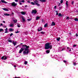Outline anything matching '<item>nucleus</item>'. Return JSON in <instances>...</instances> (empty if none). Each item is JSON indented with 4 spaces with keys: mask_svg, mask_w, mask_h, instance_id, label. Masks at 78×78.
I'll return each instance as SVG.
<instances>
[{
    "mask_svg": "<svg viewBox=\"0 0 78 78\" xmlns=\"http://www.w3.org/2000/svg\"><path fill=\"white\" fill-rule=\"evenodd\" d=\"M27 63H28V62H27V61H26L24 62V64H25V65H26V64H27Z\"/></svg>",
    "mask_w": 78,
    "mask_h": 78,
    "instance_id": "obj_32",
    "label": "nucleus"
},
{
    "mask_svg": "<svg viewBox=\"0 0 78 78\" xmlns=\"http://www.w3.org/2000/svg\"><path fill=\"white\" fill-rule=\"evenodd\" d=\"M60 2H61V3H63V0H61L60 1Z\"/></svg>",
    "mask_w": 78,
    "mask_h": 78,
    "instance_id": "obj_37",
    "label": "nucleus"
},
{
    "mask_svg": "<svg viewBox=\"0 0 78 78\" xmlns=\"http://www.w3.org/2000/svg\"><path fill=\"white\" fill-rule=\"evenodd\" d=\"M0 3H1V2H0Z\"/></svg>",
    "mask_w": 78,
    "mask_h": 78,
    "instance_id": "obj_64",
    "label": "nucleus"
},
{
    "mask_svg": "<svg viewBox=\"0 0 78 78\" xmlns=\"http://www.w3.org/2000/svg\"><path fill=\"white\" fill-rule=\"evenodd\" d=\"M8 33V31H5V33Z\"/></svg>",
    "mask_w": 78,
    "mask_h": 78,
    "instance_id": "obj_53",
    "label": "nucleus"
},
{
    "mask_svg": "<svg viewBox=\"0 0 78 78\" xmlns=\"http://www.w3.org/2000/svg\"><path fill=\"white\" fill-rule=\"evenodd\" d=\"M76 46V44H74L73 46V47H75Z\"/></svg>",
    "mask_w": 78,
    "mask_h": 78,
    "instance_id": "obj_42",
    "label": "nucleus"
},
{
    "mask_svg": "<svg viewBox=\"0 0 78 78\" xmlns=\"http://www.w3.org/2000/svg\"><path fill=\"white\" fill-rule=\"evenodd\" d=\"M1 25V26H3V24H2V23H1V25Z\"/></svg>",
    "mask_w": 78,
    "mask_h": 78,
    "instance_id": "obj_56",
    "label": "nucleus"
},
{
    "mask_svg": "<svg viewBox=\"0 0 78 78\" xmlns=\"http://www.w3.org/2000/svg\"><path fill=\"white\" fill-rule=\"evenodd\" d=\"M19 0V2H22L23 3H24L25 2V1L24 0H23L22 1V0Z\"/></svg>",
    "mask_w": 78,
    "mask_h": 78,
    "instance_id": "obj_19",
    "label": "nucleus"
},
{
    "mask_svg": "<svg viewBox=\"0 0 78 78\" xmlns=\"http://www.w3.org/2000/svg\"><path fill=\"white\" fill-rule=\"evenodd\" d=\"M13 21L14 23H16L17 22V20H14Z\"/></svg>",
    "mask_w": 78,
    "mask_h": 78,
    "instance_id": "obj_18",
    "label": "nucleus"
},
{
    "mask_svg": "<svg viewBox=\"0 0 78 78\" xmlns=\"http://www.w3.org/2000/svg\"><path fill=\"white\" fill-rule=\"evenodd\" d=\"M74 3V2L73 1V2H72V5H73Z\"/></svg>",
    "mask_w": 78,
    "mask_h": 78,
    "instance_id": "obj_50",
    "label": "nucleus"
},
{
    "mask_svg": "<svg viewBox=\"0 0 78 78\" xmlns=\"http://www.w3.org/2000/svg\"><path fill=\"white\" fill-rule=\"evenodd\" d=\"M47 27V23H46L44 25V27Z\"/></svg>",
    "mask_w": 78,
    "mask_h": 78,
    "instance_id": "obj_31",
    "label": "nucleus"
},
{
    "mask_svg": "<svg viewBox=\"0 0 78 78\" xmlns=\"http://www.w3.org/2000/svg\"><path fill=\"white\" fill-rule=\"evenodd\" d=\"M57 40L58 41H59V40H60V37H58V38H57Z\"/></svg>",
    "mask_w": 78,
    "mask_h": 78,
    "instance_id": "obj_30",
    "label": "nucleus"
},
{
    "mask_svg": "<svg viewBox=\"0 0 78 78\" xmlns=\"http://www.w3.org/2000/svg\"><path fill=\"white\" fill-rule=\"evenodd\" d=\"M31 3L33 5H35V3H34L33 2H31Z\"/></svg>",
    "mask_w": 78,
    "mask_h": 78,
    "instance_id": "obj_27",
    "label": "nucleus"
},
{
    "mask_svg": "<svg viewBox=\"0 0 78 78\" xmlns=\"http://www.w3.org/2000/svg\"><path fill=\"white\" fill-rule=\"evenodd\" d=\"M19 33V31H17V32H15V33Z\"/></svg>",
    "mask_w": 78,
    "mask_h": 78,
    "instance_id": "obj_45",
    "label": "nucleus"
},
{
    "mask_svg": "<svg viewBox=\"0 0 78 78\" xmlns=\"http://www.w3.org/2000/svg\"><path fill=\"white\" fill-rule=\"evenodd\" d=\"M3 27H4V28H6V26L5 25H4Z\"/></svg>",
    "mask_w": 78,
    "mask_h": 78,
    "instance_id": "obj_51",
    "label": "nucleus"
},
{
    "mask_svg": "<svg viewBox=\"0 0 78 78\" xmlns=\"http://www.w3.org/2000/svg\"><path fill=\"white\" fill-rule=\"evenodd\" d=\"M17 26L18 28H20V24L19 23H17Z\"/></svg>",
    "mask_w": 78,
    "mask_h": 78,
    "instance_id": "obj_20",
    "label": "nucleus"
},
{
    "mask_svg": "<svg viewBox=\"0 0 78 78\" xmlns=\"http://www.w3.org/2000/svg\"><path fill=\"white\" fill-rule=\"evenodd\" d=\"M40 18H41L39 16H37L36 18V20H38L39 19H40Z\"/></svg>",
    "mask_w": 78,
    "mask_h": 78,
    "instance_id": "obj_11",
    "label": "nucleus"
},
{
    "mask_svg": "<svg viewBox=\"0 0 78 78\" xmlns=\"http://www.w3.org/2000/svg\"><path fill=\"white\" fill-rule=\"evenodd\" d=\"M56 15H58V11H56Z\"/></svg>",
    "mask_w": 78,
    "mask_h": 78,
    "instance_id": "obj_44",
    "label": "nucleus"
},
{
    "mask_svg": "<svg viewBox=\"0 0 78 78\" xmlns=\"http://www.w3.org/2000/svg\"><path fill=\"white\" fill-rule=\"evenodd\" d=\"M73 64L74 66H76V63H73Z\"/></svg>",
    "mask_w": 78,
    "mask_h": 78,
    "instance_id": "obj_47",
    "label": "nucleus"
},
{
    "mask_svg": "<svg viewBox=\"0 0 78 78\" xmlns=\"http://www.w3.org/2000/svg\"><path fill=\"white\" fill-rule=\"evenodd\" d=\"M43 21H44V20H42V22H43Z\"/></svg>",
    "mask_w": 78,
    "mask_h": 78,
    "instance_id": "obj_59",
    "label": "nucleus"
},
{
    "mask_svg": "<svg viewBox=\"0 0 78 78\" xmlns=\"http://www.w3.org/2000/svg\"><path fill=\"white\" fill-rule=\"evenodd\" d=\"M66 5L67 7H68V1H66Z\"/></svg>",
    "mask_w": 78,
    "mask_h": 78,
    "instance_id": "obj_25",
    "label": "nucleus"
},
{
    "mask_svg": "<svg viewBox=\"0 0 78 78\" xmlns=\"http://www.w3.org/2000/svg\"><path fill=\"white\" fill-rule=\"evenodd\" d=\"M46 52L47 53H50V50H46Z\"/></svg>",
    "mask_w": 78,
    "mask_h": 78,
    "instance_id": "obj_24",
    "label": "nucleus"
},
{
    "mask_svg": "<svg viewBox=\"0 0 78 78\" xmlns=\"http://www.w3.org/2000/svg\"><path fill=\"white\" fill-rule=\"evenodd\" d=\"M3 31V29H0V32H1V31Z\"/></svg>",
    "mask_w": 78,
    "mask_h": 78,
    "instance_id": "obj_34",
    "label": "nucleus"
},
{
    "mask_svg": "<svg viewBox=\"0 0 78 78\" xmlns=\"http://www.w3.org/2000/svg\"><path fill=\"white\" fill-rule=\"evenodd\" d=\"M28 20V21H30V19H28V20Z\"/></svg>",
    "mask_w": 78,
    "mask_h": 78,
    "instance_id": "obj_57",
    "label": "nucleus"
},
{
    "mask_svg": "<svg viewBox=\"0 0 78 78\" xmlns=\"http://www.w3.org/2000/svg\"><path fill=\"white\" fill-rule=\"evenodd\" d=\"M66 19H67V20L68 19V20H69V17H67L66 18Z\"/></svg>",
    "mask_w": 78,
    "mask_h": 78,
    "instance_id": "obj_39",
    "label": "nucleus"
},
{
    "mask_svg": "<svg viewBox=\"0 0 78 78\" xmlns=\"http://www.w3.org/2000/svg\"><path fill=\"white\" fill-rule=\"evenodd\" d=\"M76 37H78V34H76Z\"/></svg>",
    "mask_w": 78,
    "mask_h": 78,
    "instance_id": "obj_46",
    "label": "nucleus"
},
{
    "mask_svg": "<svg viewBox=\"0 0 78 78\" xmlns=\"http://www.w3.org/2000/svg\"><path fill=\"white\" fill-rule=\"evenodd\" d=\"M14 67H15V68H16V66L15 65L14 66Z\"/></svg>",
    "mask_w": 78,
    "mask_h": 78,
    "instance_id": "obj_58",
    "label": "nucleus"
},
{
    "mask_svg": "<svg viewBox=\"0 0 78 78\" xmlns=\"http://www.w3.org/2000/svg\"><path fill=\"white\" fill-rule=\"evenodd\" d=\"M65 49H66V48H64L62 49V51H63V50H65Z\"/></svg>",
    "mask_w": 78,
    "mask_h": 78,
    "instance_id": "obj_35",
    "label": "nucleus"
},
{
    "mask_svg": "<svg viewBox=\"0 0 78 78\" xmlns=\"http://www.w3.org/2000/svg\"><path fill=\"white\" fill-rule=\"evenodd\" d=\"M37 12V11L36 10H33L32 11V13L33 14V13H34V14H36Z\"/></svg>",
    "mask_w": 78,
    "mask_h": 78,
    "instance_id": "obj_5",
    "label": "nucleus"
},
{
    "mask_svg": "<svg viewBox=\"0 0 78 78\" xmlns=\"http://www.w3.org/2000/svg\"><path fill=\"white\" fill-rule=\"evenodd\" d=\"M72 49L73 50V48H72Z\"/></svg>",
    "mask_w": 78,
    "mask_h": 78,
    "instance_id": "obj_63",
    "label": "nucleus"
},
{
    "mask_svg": "<svg viewBox=\"0 0 78 78\" xmlns=\"http://www.w3.org/2000/svg\"><path fill=\"white\" fill-rule=\"evenodd\" d=\"M4 16H9V14L8 13H4Z\"/></svg>",
    "mask_w": 78,
    "mask_h": 78,
    "instance_id": "obj_13",
    "label": "nucleus"
},
{
    "mask_svg": "<svg viewBox=\"0 0 78 78\" xmlns=\"http://www.w3.org/2000/svg\"><path fill=\"white\" fill-rule=\"evenodd\" d=\"M23 47H25L26 48L25 49V48H22L19 51V53H21L25 50V51H23V55H25L28 54L30 51V49H28V48H29L30 46H27V45H23Z\"/></svg>",
    "mask_w": 78,
    "mask_h": 78,
    "instance_id": "obj_1",
    "label": "nucleus"
},
{
    "mask_svg": "<svg viewBox=\"0 0 78 78\" xmlns=\"http://www.w3.org/2000/svg\"><path fill=\"white\" fill-rule=\"evenodd\" d=\"M62 47H59L58 48V51L59 52V51H62Z\"/></svg>",
    "mask_w": 78,
    "mask_h": 78,
    "instance_id": "obj_4",
    "label": "nucleus"
},
{
    "mask_svg": "<svg viewBox=\"0 0 78 78\" xmlns=\"http://www.w3.org/2000/svg\"><path fill=\"white\" fill-rule=\"evenodd\" d=\"M35 5H37L38 6H40V4L38 3V2H37V3H35Z\"/></svg>",
    "mask_w": 78,
    "mask_h": 78,
    "instance_id": "obj_21",
    "label": "nucleus"
},
{
    "mask_svg": "<svg viewBox=\"0 0 78 78\" xmlns=\"http://www.w3.org/2000/svg\"><path fill=\"white\" fill-rule=\"evenodd\" d=\"M25 6V7H27V5H26Z\"/></svg>",
    "mask_w": 78,
    "mask_h": 78,
    "instance_id": "obj_60",
    "label": "nucleus"
},
{
    "mask_svg": "<svg viewBox=\"0 0 78 78\" xmlns=\"http://www.w3.org/2000/svg\"><path fill=\"white\" fill-rule=\"evenodd\" d=\"M39 29H40V30L39 29H38V31H42V27H40Z\"/></svg>",
    "mask_w": 78,
    "mask_h": 78,
    "instance_id": "obj_14",
    "label": "nucleus"
},
{
    "mask_svg": "<svg viewBox=\"0 0 78 78\" xmlns=\"http://www.w3.org/2000/svg\"><path fill=\"white\" fill-rule=\"evenodd\" d=\"M8 41L9 42H10V43H12V41L11 40H8Z\"/></svg>",
    "mask_w": 78,
    "mask_h": 78,
    "instance_id": "obj_23",
    "label": "nucleus"
},
{
    "mask_svg": "<svg viewBox=\"0 0 78 78\" xmlns=\"http://www.w3.org/2000/svg\"><path fill=\"white\" fill-rule=\"evenodd\" d=\"M34 2L35 3H38V1L37 0H35V1H34Z\"/></svg>",
    "mask_w": 78,
    "mask_h": 78,
    "instance_id": "obj_26",
    "label": "nucleus"
},
{
    "mask_svg": "<svg viewBox=\"0 0 78 78\" xmlns=\"http://www.w3.org/2000/svg\"><path fill=\"white\" fill-rule=\"evenodd\" d=\"M41 34H44V32L43 31H42L41 32Z\"/></svg>",
    "mask_w": 78,
    "mask_h": 78,
    "instance_id": "obj_41",
    "label": "nucleus"
},
{
    "mask_svg": "<svg viewBox=\"0 0 78 78\" xmlns=\"http://www.w3.org/2000/svg\"><path fill=\"white\" fill-rule=\"evenodd\" d=\"M3 23H5V21H3Z\"/></svg>",
    "mask_w": 78,
    "mask_h": 78,
    "instance_id": "obj_55",
    "label": "nucleus"
},
{
    "mask_svg": "<svg viewBox=\"0 0 78 78\" xmlns=\"http://www.w3.org/2000/svg\"><path fill=\"white\" fill-rule=\"evenodd\" d=\"M27 3H31V2L30 1H27Z\"/></svg>",
    "mask_w": 78,
    "mask_h": 78,
    "instance_id": "obj_49",
    "label": "nucleus"
},
{
    "mask_svg": "<svg viewBox=\"0 0 78 78\" xmlns=\"http://www.w3.org/2000/svg\"><path fill=\"white\" fill-rule=\"evenodd\" d=\"M12 35H13V34H10V37H11V36H12Z\"/></svg>",
    "mask_w": 78,
    "mask_h": 78,
    "instance_id": "obj_36",
    "label": "nucleus"
},
{
    "mask_svg": "<svg viewBox=\"0 0 78 78\" xmlns=\"http://www.w3.org/2000/svg\"><path fill=\"white\" fill-rule=\"evenodd\" d=\"M39 1L41 2H46V0H39Z\"/></svg>",
    "mask_w": 78,
    "mask_h": 78,
    "instance_id": "obj_15",
    "label": "nucleus"
},
{
    "mask_svg": "<svg viewBox=\"0 0 78 78\" xmlns=\"http://www.w3.org/2000/svg\"><path fill=\"white\" fill-rule=\"evenodd\" d=\"M50 43H47L45 44L44 47L45 50H48V49H49V48L50 49L52 48V45H50Z\"/></svg>",
    "mask_w": 78,
    "mask_h": 78,
    "instance_id": "obj_2",
    "label": "nucleus"
},
{
    "mask_svg": "<svg viewBox=\"0 0 78 78\" xmlns=\"http://www.w3.org/2000/svg\"><path fill=\"white\" fill-rule=\"evenodd\" d=\"M13 30H14V29H12V28H10L9 29V31H10V32H12V31H13Z\"/></svg>",
    "mask_w": 78,
    "mask_h": 78,
    "instance_id": "obj_17",
    "label": "nucleus"
},
{
    "mask_svg": "<svg viewBox=\"0 0 78 78\" xmlns=\"http://www.w3.org/2000/svg\"><path fill=\"white\" fill-rule=\"evenodd\" d=\"M20 44H23V43H21Z\"/></svg>",
    "mask_w": 78,
    "mask_h": 78,
    "instance_id": "obj_62",
    "label": "nucleus"
},
{
    "mask_svg": "<svg viewBox=\"0 0 78 78\" xmlns=\"http://www.w3.org/2000/svg\"><path fill=\"white\" fill-rule=\"evenodd\" d=\"M67 49H69V51H71V48H70L69 47H67Z\"/></svg>",
    "mask_w": 78,
    "mask_h": 78,
    "instance_id": "obj_28",
    "label": "nucleus"
},
{
    "mask_svg": "<svg viewBox=\"0 0 78 78\" xmlns=\"http://www.w3.org/2000/svg\"><path fill=\"white\" fill-rule=\"evenodd\" d=\"M1 59H4V60H5V59H7V58L6 56H4L1 58Z\"/></svg>",
    "mask_w": 78,
    "mask_h": 78,
    "instance_id": "obj_7",
    "label": "nucleus"
},
{
    "mask_svg": "<svg viewBox=\"0 0 78 78\" xmlns=\"http://www.w3.org/2000/svg\"><path fill=\"white\" fill-rule=\"evenodd\" d=\"M12 43L13 44L14 46H15V45L17 44V42H15L14 41H12Z\"/></svg>",
    "mask_w": 78,
    "mask_h": 78,
    "instance_id": "obj_6",
    "label": "nucleus"
},
{
    "mask_svg": "<svg viewBox=\"0 0 78 78\" xmlns=\"http://www.w3.org/2000/svg\"><path fill=\"white\" fill-rule=\"evenodd\" d=\"M56 6H54V9H56Z\"/></svg>",
    "mask_w": 78,
    "mask_h": 78,
    "instance_id": "obj_52",
    "label": "nucleus"
},
{
    "mask_svg": "<svg viewBox=\"0 0 78 78\" xmlns=\"http://www.w3.org/2000/svg\"><path fill=\"white\" fill-rule=\"evenodd\" d=\"M14 25V24H11L9 25V27H13Z\"/></svg>",
    "mask_w": 78,
    "mask_h": 78,
    "instance_id": "obj_10",
    "label": "nucleus"
},
{
    "mask_svg": "<svg viewBox=\"0 0 78 78\" xmlns=\"http://www.w3.org/2000/svg\"><path fill=\"white\" fill-rule=\"evenodd\" d=\"M67 62V61L66 60H63V62H64L65 63H66Z\"/></svg>",
    "mask_w": 78,
    "mask_h": 78,
    "instance_id": "obj_43",
    "label": "nucleus"
},
{
    "mask_svg": "<svg viewBox=\"0 0 78 78\" xmlns=\"http://www.w3.org/2000/svg\"><path fill=\"white\" fill-rule=\"evenodd\" d=\"M1 2H2V3H5V4H6V3H8V2H6L4 0H1Z\"/></svg>",
    "mask_w": 78,
    "mask_h": 78,
    "instance_id": "obj_8",
    "label": "nucleus"
},
{
    "mask_svg": "<svg viewBox=\"0 0 78 78\" xmlns=\"http://www.w3.org/2000/svg\"><path fill=\"white\" fill-rule=\"evenodd\" d=\"M58 17H61V16H62V15H61V13H59L58 14Z\"/></svg>",
    "mask_w": 78,
    "mask_h": 78,
    "instance_id": "obj_29",
    "label": "nucleus"
},
{
    "mask_svg": "<svg viewBox=\"0 0 78 78\" xmlns=\"http://www.w3.org/2000/svg\"><path fill=\"white\" fill-rule=\"evenodd\" d=\"M19 3H20V5H22V3H21V2H20Z\"/></svg>",
    "mask_w": 78,
    "mask_h": 78,
    "instance_id": "obj_54",
    "label": "nucleus"
},
{
    "mask_svg": "<svg viewBox=\"0 0 78 78\" xmlns=\"http://www.w3.org/2000/svg\"><path fill=\"white\" fill-rule=\"evenodd\" d=\"M74 20L75 21H78V19L77 18H75L74 19Z\"/></svg>",
    "mask_w": 78,
    "mask_h": 78,
    "instance_id": "obj_33",
    "label": "nucleus"
},
{
    "mask_svg": "<svg viewBox=\"0 0 78 78\" xmlns=\"http://www.w3.org/2000/svg\"><path fill=\"white\" fill-rule=\"evenodd\" d=\"M15 1L16 2H18V0H15Z\"/></svg>",
    "mask_w": 78,
    "mask_h": 78,
    "instance_id": "obj_48",
    "label": "nucleus"
},
{
    "mask_svg": "<svg viewBox=\"0 0 78 78\" xmlns=\"http://www.w3.org/2000/svg\"><path fill=\"white\" fill-rule=\"evenodd\" d=\"M21 14H22V15H25V12H21Z\"/></svg>",
    "mask_w": 78,
    "mask_h": 78,
    "instance_id": "obj_16",
    "label": "nucleus"
},
{
    "mask_svg": "<svg viewBox=\"0 0 78 78\" xmlns=\"http://www.w3.org/2000/svg\"><path fill=\"white\" fill-rule=\"evenodd\" d=\"M61 5V3H59V5Z\"/></svg>",
    "mask_w": 78,
    "mask_h": 78,
    "instance_id": "obj_61",
    "label": "nucleus"
},
{
    "mask_svg": "<svg viewBox=\"0 0 78 78\" xmlns=\"http://www.w3.org/2000/svg\"><path fill=\"white\" fill-rule=\"evenodd\" d=\"M22 19L23 22H25V19H24V17H22Z\"/></svg>",
    "mask_w": 78,
    "mask_h": 78,
    "instance_id": "obj_22",
    "label": "nucleus"
},
{
    "mask_svg": "<svg viewBox=\"0 0 78 78\" xmlns=\"http://www.w3.org/2000/svg\"><path fill=\"white\" fill-rule=\"evenodd\" d=\"M20 46V45H19L18 46H17L16 47V48H18V47H19Z\"/></svg>",
    "mask_w": 78,
    "mask_h": 78,
    "instance_id": "obj_38",
    "label": "nucleus"
},
{
    "mask_svg": "<svg viewBox=\"0 0 78 78\" xmlns=\"http://www.w3.org/2000/svg\"><path fill=\"white\" fill-rule=\"evenodd\" d=\"M3 10L5 11H8V9H6L5 8H3L2 9Z\"/></svg>",
    "mask_w": 78,
    "mask_h": 78,
    "instance_id": "obj_12",
    "label": "nucleus"
},
{
    "mask_svg": "<svg viewBox=\"0 0 78 78\" xmlns=\"http://www.w3.org/2000/svg\"><path fill=\"white\" fill-rule=\"evenodd\" d=\"M5 31H8V28H6V29H5Z\"/></svg>",
    "mask_w": 78,
    "mask_h": 78,
    "instance_id": "obj_40",
    "label": "nucleus"
},
{
    "mask_svg": "<svg viewBox=\"0 0 78 78\" xmlns=\"http://www.w3.org/2000/svg\"><path fill=\"white\" fill-rule=\"evenodd\" d=\"M55 25H56V24L55 23V22H52L51 25V26H55Z\"/></svg>",
    "mask_w": 78,
    "mask_h": 78,
    "instance_id": "obj_9",
    "label": "nucleus"
},
{
    "mask_svg": "<svg viewBox=\"0 0 78 78\" xmlns=\"http://www.w3.org/2000/svg\"><path fill=\"white\" fill-rule=\"evenodd\" d=\"M12 5L13 6H17V3H15V2H14L12 3Z\"/></svg>",
    "mask_w": 78,
    "mask_h": 78,
    "instance_id": "obj_3",
    "label": "nucleus"
}]
</instances>
